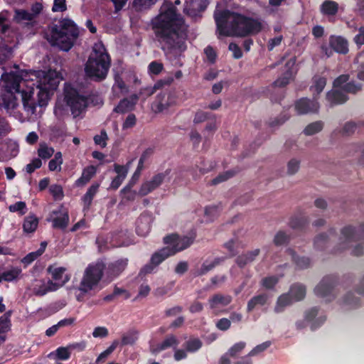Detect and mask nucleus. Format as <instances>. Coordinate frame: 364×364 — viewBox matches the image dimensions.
<instances>
[{
	"instance_id": "obj_28",
	"label": "nucleus",
	"mask_w": 364,
	"mask_h": 364,
	"mask_svg": "<svg viewBox=\"0 0 364 364\" xmlns=\"http://www.w3.org/2000/svg\"><path fill=\"white\" fill-rule=\"evenodd\" d=\"M329 235L326 233H321L318 235L314 240V247L318 250H324L329 242V236L336 235V230L331 228L328 231Z\"/></svg>"
},
{
	"instance_id": "obj_1",
	"label": "nucleus",
	"mask_w": 364,
	"mask_h": 364,
	"mask_svg": "<svg viewBox=\"0 0 364 364\" xmlns=\"http://www.w3.org/2000/svg\"><path fill=\"white\" fill-rule=\"evenodd\" d=\"M151 24L156 40L166 54L186 50L188 26L175 7L170 6L161 12L151 20Z\"/></svg>"
},
{
	"instance_id": "obj_62",
	"label": "nucleus",
	"mask_w": 364,
	"mask_h": 364,
	"mask_svg": "<svg viewBox=\"0 0 364 364\" xmlns=\"http://www.w3.org/2000/svg\"><path fill=\"white\" fill-rule=\"evenodd\" d=\"M108 139L107 134L105 130H102L100 134L95 135L94 136V141L95 144L100 145L102 148H104L107 145V140Z\"/></svg>"
},
{
	"instance_id": "obj_36",
	"label": "nucleus",
	"mask_w": 364,
	"mask_h": 364,
	"mask_svg": "<svg viewBox=\"0 0 364 364\" xmlns=\"http://www.w3.org/2000/svg\"><path fill=\"white\" fill-rule=\"evenodd\" d=\"M22 102L24 109L28 112L34 114L36 109V103L32 98L31 94L26 92H22Z\"/></svg>"
},
{
	"instance_id": "obj_25",
	"label": "nucleus",
	"mask_w": 364,
	"mask_h": 364,
	"mask_svg": "<svg viewBox=\"0 0 364 364\" xmlns=\"http://www.w3.org/2000/svg\"><path fill=\"white\" fill-rule=\"evenodd\" d=\"M293 299L294 301H299L303 300L306 294V287L300 283L293 284L288 291Z\"/></svg>"
},
{
	"instance_id": "obj_42",
	"label": "nucleus",
	"mask_w": 364,
	"mask_h": 364,
	"mask_svg": "<svg viewBox=\"0 0 364 364\" xmlns=\"http://www.w3.org/2000/svg\"><path fill=\"white\" fill-rule=\"evenodd\" d=\"M186 350L189 353L198 351L203 346L199 338H191L184 343Z\"/></svg>"
},
{
	"instance_id": "obj_9",
	"label": "nucleus",
	"mask_w": 364,
	"mask_h": 364,
	"mask_svg": "<svg viewBox=\"0 0 364 364\" xmlns=\"http://www.w3.org/2000/svg\"><path fill=\"white\" fill-rule=\"evenodd\" d=\"M337 282L335 275L325 276L314 288L315 294L321 298H326L328 301H332L336 298L334 288Z\"/></svg>"
},
{
	"instance_id": "obj_21",
	"label": "nucleus",
	"mask_w": 364,
	"mask_h": 364,
	"mask_svg": "<svg viewBox=\"0 0 364 364\" xmlns=\"http://www.w3.org/2000/svg\"><path fill=\"white\" fill-rule=\"evenodd\" d=\"M150 218L141 214L136 220V232L137 235L145 237L151 230Z\"/></svg>"
},
{
	"instance_id": "obj_59",
	"label": "nucleus",
	"mask_w": 364,
	"mask_h": 364,
	"mask_svg": "<svg viewBox=\"0 0 364 364\" xmlns=\"http://www.w3.org/2000/svg\"><path fill=\"white\" fill-rule=\"evenodd\" d=\"M358 126V124H357L355 122H348L344 124L341 132L343 135H347V136L351 135L352 134H353L355 132Z\"/></svg>"
},
{
	"instance_id": "obj_45",
	"label": "nucleus",
	"mask_w": 364,
	"mask_h": 364,
	"mask_svg": "<svg viewBox=\"0 0 364 364\" xmlns=\"http://www.w3.org/2000/svg\"><path fill=\"white\" fill-rule=\"evenodd\" d=\"M54 154V149L49 147L46 143L40 144L38 149V155L43 159H50Z\"/></svg>"
},
{
	"instance_id": "obj_53",
	"label": "nucleus",
	"mask_w": 364,
	"mask_h": 364,
	"mask_svg": "<svg viewBox=\"0 0 364 364\" xmlns=\"http://www.w3.org/2000/svg\"><path fill=\"white\" fill-rule=\"evenodd\" d=\"M70 350L68 346L66 347H58L55 351L56 358L61 360H68L70 358Z\"/></svg>"
},
{
	"instance_id": "obj_35",
	"label": "nucleus",
	"mask_w": 364,
	"mask_h": 364,
	"mask_svg": "<svg viewBox=\"0 0 364 364\" xmlns=\"http://www.w3.org/2000/svg\"><path fill=\"white\" fill-rule=\"evenodd\" d=\"M267 295L266 294H261L253 296L247 305V312H251L257 306H264L267 301Z\"/></svg>"
},
{
	"instance_id": "obj_18",
	"label": "nucleus",
	"mask_w": 364,
	"mask_h": 364,
	"mask_svg": "<svg viewBox=\"0 0 364 364\" xmlns=\"http://www.w3.org/2000/svg\"><path fill=\"white\" fill-rule=\"evenodd\" d=\"M326 99L333 106L345 103L348 100V97L341 89H334L327 92Z\"/></svg>"
},
{
	"instance_id": "obj_61",
	"label": "nucleus",
	"mask_w": 364,
	"mask_h": 364,
	"mask_svg": "<svg viewBox=\"0 0 364 364\" xmlns=\"http://www.w3.org/2000/svg\"><path fill=\"white\" fill-rule=\"evenodd\" d=\"M42 166V161L39 158L33 159L31 163L26 165V171L28 173H32L36 169L41 168Z\"/></svg>"
},
{
	"instance_id": "obj_54",
	"label": "nucleus",
	"mask_w": 364,
	"mask_h": 364,
	"mask_svg": "<svg viewBox=\"0 0 364 364\" xmlns=\"http://www.w3.org/2000/svg\"><path fill=\"white\" fill-rule=\"evenodd\" d=\"M245 346V342L240 341L236 343L228 350V353L231 356V358H236L242 351Z\"/></svg>"
},
{
	"instance_id": "obj_26",
	"label": "nucleus",
	"mask_w": 364,
	"mask_h": 364,
	"mask_svg": "<svg viewBox=\"0 0 364 364\" xmlns=\"http://www.w3.org/2000/svg\"><path fill=\"white\" fill-rule=\"evenodd\" d=\"M232 301V297L229 295H223L221 294H215L211 296L209 300V305L211 309L218 307V305L226 306Z\"/></svg>"
},
{
	"instance_id": "obj_12",
	"label": "nucleus",
	"mask_w": 364,
	"mask_h": 364,
	"mask_svg": "<svg viewBox=\"0 0 364 364\" xmlns=\"http://www.w3.org/2000/svg\"><path fill=\"white\" fill-rule=\"evenodd\" d=\"M53 38L60 50L63 51H68L73 46V41L68 37V33L64 31L58 30V27H54L52 29Z\"/></svg>"
},
{
	"instance_id": "obj_44",
	"label": "nucleus",
	"mask_w": 364,
	"mask_h": 364,
	"mask_svg": "<svg viewBox=\"0 0 364 364\" xmlns=\"http://www.w3.org/2000/svg\"><path fill=\"white\" fill-rule=\"evenodd\" d=\"M292 70H286L284 74L276 80L273 83V87H284L289 83V80L292 77Z\"/></svg>"
},
{
	"instance_id": "obj_8",
	"label": "nucleus",
	"mask_w": 364,
	"mask_h": 364,
	"mask_svg": "<svg viewBox=\"0 0 364 364\" xmlns=\"http://www.w3.org/2000/svg\"><path fill=\"white\" fill-rule=\"evenodd\" d=\"M59 85L58 77H53L50 73L43 75V77L37 81L38 105L44 107L47 105L50 96L53 94Z\"/></svg>"
},
{
	"instance_id": "obj_37",
	"label": "nucleus",
	"mask_w": 364,
	"mask_h": 364,
	"mask_svg": "<svg viewBox=\"0 0 364 364\" xmlns=\"http://www.w3.org/2000/svg\"><path fill=\"white\" fill-rule=\"evenodd\" d=\"M215 165L214 161H208L206 163L203 158H200V161L196 162V168L200 174L203 175L213 170Z\"/></svg>"
},
{
	"instance_id": "obj_56",
	"label": "nucleus",
	"mask_w": 364,
	"mask_h": 364,
	"mask_svg": "<svg viewBox=\"0 0 364 364\" xmlns=\"http://www.w3.org/2000/svg\"><path fill=\"white\" fill-rule=\"evenodd\" d=\"M157 0H134L133 7L136 10H141L143 9H147L154 5Z\"/></svg>"
},
{
	"instance_id": "obj_17",
	"label": "nucleus",
	"mask_w": 364,
	"mask_h": 364,
	"mask_svg": "<svg viewBox=\"0 0 364 364\" xmlns=\"http://www.w3.org/2000/svg\"><path fill=\"white\" fill-rule=\"evenodd\" d=\"M17 106V98L15 93L11 91H3L0 95V108L7 112L14 110Z\"/></svg>"
},
{
	"instance_id": "obj_32",
	"label": "nucleus",
	"mask_w": 364,
	"mask_h": 364,
	"mask_svg": "<svg viewBox=\"0 0 364 364\" xmlns=\"http://www.w3.org/2000/svg\"><path fill=\"white\" fill-rule=\"evenodd\" d=\"M22 272V269L19 267H14L11 269L3 272L0 274V282L2 281L5 282H13L17 280Z\"/></svg>"
},
{
	"instance_id": "obj_2",
	"label": "nucleus",
	"mask_w": 364,
	"mask_h": 364,
	"mask_svg": "<svg viewBox=\"0 0 364 364\" xmlns=\"http://www.w3.org/2000/svg\"><path fill=\"white\" fill-rule=\"evenodd\" d=\"M217 31L223 36L247 37L257 35L262 29L261 22L228 9L214 14Z\"/></svg>"
},
{
	"instance_id": "obj_30",
	"label": "nucleus",
	"mask_w": 364,
	"mask_h": 364,
	"mask_svg": "<svg viewBox=\"0 0 364 364\" xmlns=\"http://www.w3.org/2000/svg\"><path fill=\"white\" fill-rule=\"evenodd\" d=\"M287 252L291 256L292 261L298 269H304L310 267L311 260L309 257L298 256L296 252L291 248H288Z\"/></svg>"
},
{
	"instance_id": "obj_52",
	"label": "nucleus",
	"mask_w": 364,
	"mask_h": 364,
	"mask_svg": "<svg viewBox=\"0 0 364 364\" xmlns=\"http://www.w3.org/2000/svg\"><path fill=\"white\" fill-rule=\"evenodd\" d=\"M47 270L48 273L51 274L53 280L60 281L62 279L66 269L62 267H53V266H49Z\"/></svg>"
},
{
	"instance_id": "obj_50",
	"label": "nucleus",
	"mask_w": 364,
	"mask_h": 364,
	"mask_svg": "<svg viewBox=\"0 0 364 364\" xmlns=\"http://www.w3.org/2000/svg\"><path fill=\"white\" fill-rule=\"evenodd\" d=\"M49 192L55 200H61L64 197L63 187L59 184H53L50 186Z\"/></svg>"
},
{
	"instance_id": "obj_20",
	"label": "nucleus",
	"mask_w": 364,
	"mask_h": 364,
	"mask_svg": "<svg viewBox=\"0 0 364 364\" xmlns=\"http://www.w3.org/2000/svg\"><path fill=\"white\" fill-rule=\"evenodd\" d=\"M97 168L93 165L86 166L83 168L81 176L77 178L75 184L77 187H82L86 185L95 176Z\"/></svg>"
},
{
	"instance_id": "obj_46",
	"label": "nucleus",
	"mask_w": 364,
	"mask_h": 364,
	"mask_svg": "<svg viewBox=\"0 0 364 364\" xmlns=\"http://www.w3.org/2000/svg\"><path fill=\"white\" fill-rule=\"evenodd\" d=\"M343 304L350 306V308L355 309L360 306V299L355 296L353 293L348 292L343 299Z\"/></svg>"
},
{
	"instance_id": "obj_27",
	"label": "nucleus",
	"mask_w": 364,
	"mask_h": 364,
	"mask_svg": "<svg viewBox=\"0 0 364 364\" xmlns=\"http://www.w3.org/2000/svg\"><path fill=\"white\" fill-rule=\"evenodd\" d=\"M338 4L333 0H325L320 6L321 13L327 16H335L338 11Z\"/></svg>"
},
{
	"instance_id": "obj_24",
	"label": "nucleus",
	"mask_w": 364,
	"mask_h": 364,
	"mask_svg": "<svg viewBox=\"0 0 364 364\" xmlns=\"http://www.w3.org/2000/svg\"><path fill=\"white\" fill-rule=\"evenodd\" d=\"M179 344V341L173 334H169L165 338L156 346L155 351L161 352L169 348H176Z\"/></svg>"
},
{
	"instance_id": "obj_13",
	"label": "nucleus",
	"mask_w": 364,
	"mask_h": 364,
	"mask_svg": "<svg viewBox=\"0 0 364 364\" xmlns=\"http://www.w3.org/2000/svg\"><path fill=\"white\" fill-rule=\"evenodd\" d=\"M3 79L5 83L4 91H11L14 93L21 92L20 84L23 80L21 75L12 72L5 74Z\"/></svg>"
},
{
	"instance_id": "obj_60",
	"label": "nucleus",
	"mask_w": 364,
	"mask_h": 364,
	"mask_svg": "<svg viewBox=\"0 0 364 364\" xmlns=\"http://www.w3.org/2000/svg\"><path fill=\"white\" fill-rule=\"evenodd\" d=\"M278 278L275 276L267 277L262 279V285L268 289H272L278 283Z\"/></svg>"
},
{
	"instance_id": "obj_4",
	"label": "nucleus",
	"mask_w": 364,
	"mask_h": 364,
	"mask_svg": "<svg viewBox=\"0 0 364 364\" xmlns=\"http://www.w3.org/2000/svg\"><path fill=\"white\" fill-rule=\"evenodd\" d=\"M127 264V259H119L107 265L103 262L90 264L85 270L80 284V289L83 292H88L95 289L102 279L104 273L107 279L112 281L122 274Z\"/></svg>"
},
{
	"instance_id": "obj_39",
	"label": "nucleus",
	"mask_w": 364,
	"mask_h": 364,
	"mask_svg": "<svg viewBox=\"0 0 364 364\" xmlns=\"http://www.w3.org/2000/svg\"><path fill=\"white\" fill-rule=\"evenodd\" d=\"M33 18L34 14L24 9H16L14 16V20L16 23H21L24 21H32Z\"/></svg>"
},
{
	"instance_id": "obj_63",
	"label": "nucleus",
	"mask_w": 364,
	"mask_h": 364,
	"mask_svg": "<svg viewBox=\"0 0 364 364\" xmlns=\"http://www.w3.org/2000/svg\"><path fill=\"white\" fill-rule=\"evenodd\" d=\"M204 53L207 58L208 61L210 63L213 64L215 63L217 58V53L212 46H208L204 49Z\"/></svg>"
},
{
	"instance_id": "obj_7",
	"label": "nucleus",
	"mask_w": 364,
	"mask_h": 364,
	"mask_svg": "<svg viewBox=\"0 0 364 364\" xmlns=\"http://www.w3.org/2000/svg\"><path fill=\"white\" fill-rule=\"evenodd\" d=\"M64 100L75 118L85 112L90 103L88 97L80 94L77 89L70 85L65 86Z\"/></svg>"
},
{
	"instance_id": "obj_14",
	"label": "nucleus",
	"mask_w": 364,
	"mask_h": 364,
	"mask_svg": "<svg viewBox=\"0 0 364 364\" xmlns=\"http://www.w3.org/2000/svg\"><path fill=\"white\" fill-rule=\"evenodd\" d=\"M139 97L137 94H132L129 97L121 100L113 111L119 114H124L134 109Z\"/></svg>"
},
{
	"instance_id": "obj_55",
	"label": "nucleus",
	"mask_w": 364,
	"mask_h": 364,
	"mask_svg": "<svg viewBox=\"0 0 364 364\" xmlns=\"http://www.w3.org/2000/svg\"><path fill=\"white\" fill-rule=\"evenodd\" d=\"M350 78V75L348 74H343L337 77L333 82V85L334 88H338L343 90V87L346 83H348V80Z\"/></svg>"
},
{
	"instance_id": "obj_5",
	"label": "nucleus",
	"mask_w": 364,
	"mask_h": 364,
	"mask_svg": "<svg viewBox=\"0 0 364 364\" xmlns=\"http://www.w3.org/2000/svg\"><path fill=\"white\" fill-rule=\"evenodd\" d=\"M111 57L102 42L95 43L92 53L85 65L86 75L95 82H102L107 76Z\"/></svg>"
},
{
	"instance_id": "obj_10",
	"label": "nucleus",
	"mask_w": 364,
	"mask_h": 364,
	"mask_svg": "<svg viewBox=\"0 0 364 364\" xmlns=\"http://www.w3.org/2000/svg\"><path fill=\"white\" fill-rule=\"evenodd\" d=\"M171 171L170 168H167L164 172L154 175L150 181L143 183L139 191V195L145 196L156 190L162 184L165 178L170 174Z\"/></svg>"
},
{
	"instance_id": "obj_15",
	"label": "nucleus",
	"mask_w": 364,
	"mask_h": 364,
	"mask_svg": "<svg viewBox=\"0 0 364 364\" xmlns=\"http://www.w3.org/2000/svg\"><path fill=\"white\" fill-rule=\"evenodd\" d=\"M309 223V220L305 213L298 212L294 214L289 219V226L298 231H303Z\"/></svg>"
},
{
	"instance_id": "obj_43",
	"label": "nucleus",
	"mask_w": 364,
	"mask_h": 364,
	"mask_svg": "<svg viewBox=\"0 0 364 364\" xmlns=\"http://www.w3.org/2000/svg\"><path fill=\"white\" fill-rule=\"evenodd\" d=\"M291 240L289 235L287 234L285 231L279 230L277 232L274 238V244L276 246H282L287 245Z\"/></svg>"
},
{
	"instance_id": "obj_34",
	"label": "nucleus",
	"mask_w": 364,
	"mask_h": 364,
	"mask_svg": "<svg viewBox=\"0 0 364 364\" xmlns=\"http://www.w3.org/2000/svg\"><path fill=\"white\" fill-rule=\"evenodd\" d=\"M240 171L239 168H234L231 170H228L224 171L223 173H219L215 178L212 179L208 184L210 186H216L219 183L225 182L228 179L232 178Z\"/></svg>"
},
{
	"instance_id": "obj_49",
	"label": "nucleus",
	"mask_w": 364,
	"mask_h": 364,
	"mask_svg": "<svg viewBox=\"0 0 364 364\" xmlns=\"http://www.w3.org/2000/svg\"><path fill=\"white\" fill-rule=\"evenodd\" d=\"M9 210L11 213H18L20 215H23L27 212V207L25 202L18 201L14 204L10 205Z\"/></svg>"
},
{
	"instance_id": "obj_47",
	"label": "nucleus",
	"mask_w": 364,
	"mask_h": 364,
	"mask_svg": "<svg viewBox=\"0 0 364 364\" xmlns=\"http://www.w3.org/2000/svg\"><path fill=\"white\" fill-rule=\"evenodd\" d=\"M122 199L126 201H133L135 200L137 193L131 189V185H126L121 191Z\"/></svg>"
},
{
	"instance_id": "obj_29",
	"label": "nucleus",
	"mask_w": 364,
	"mask_h": 364,
	"mask_svg": "<svg viewBox=\"0 0 364 364\" xmlns=\"http://www.w3.org/2000/svg\"><path fill=\"white\" fill-rule=\"evenodd\" d=\"M224 260V257H216L210 263H208L207 261H205L202 264L201 267L199 269H197L193 272V275L195 277H200L205 275L208 272L213 269L216 266L220 264Z\"/></svg>"
},
{
	"instance_id": "obj_64",
	"label": "nucleus",
	"mask_w": 364,
	"mask_h": 364,
	"mask_svg": "<svg viewBox=\"0 0 364 364\" xmlns=\"http://www.w3.org/2000/svg\"><path fill=\"white\" fill-rule=\"evenodd\" d=\"M353 41L358 47L364 45V26L358 28V33L353 38Z\"/></svg>"
},
{
	"instance_id": "obj_58",
	"label": "nucleus",
	"mask_w": 364,
	"mask_h": 364,
	"mask_svg": "<svg viewBox=\"0 0 364 364\" xmlns=\"http://www.w3.org/2000/svg\"><path fill=\"white\" fill-rule=\"evenodd\" d=\"M289 119V115L286 112H282L280 115L273 120L269 122V126L271 127H274L277 126H280L283 124L287 120Z\"/></svg>"
},
{
	"instance_id": "obj_16",
	"label": "nucleus",
	"mask_w": 364,
	"mask_h": 364,
	"mask_svg": "<svg viewBox=\"0 0 364 364\" xmlns=\"http://www.w3.org/2000/svg\"><path fill=\"white\" fill-rule=\"evenodd\" d=\"M329 44L333 49V51L337 53L346 55L349 51L348 42L343 36H331L329 38Z\"/></svg>"
},
{
	"instance_id": "obj_38",
	"label": "nucleus",
	"mask_w": 364,
	"mask_h": 364,
	"mask_svg": "<svg viewBox=\"0 0 364 364\" xmlns=\"http://www.w3.org/2000/svg\"><path fill=\"white\" fill-rule=\"evenodd\" d=\"M68 223L69 215L68 211H65L53 220V227L54 228L65 229L67 228Z\"/></svg>"
},
{
	"instance_id": "obj_33",
	"label": "nucleus",
	"mask_w": 364,
	"mask_h": 364,
	"mask_svg": "<svg viewBox=\"0 0 364 364\" xmlns=\"http://www.w3.org/2000/svg\"><path fill=\"white\" fill-rule=\"evenodd\" d=\"M293 302L294 301L289 292L282 294L277 299L274 311L276 313H281L284 310L285 307L290 306Z\"/></svg>"
},
{
	"instance_id": "obj_41",
	"label": "nucleus",
	"mask_w": 364,
	"mask_h": 364,
	"mask_svg": "<svg viewBox=\"0 0 364 364\" xmlns=\"http://www.w3.org/2000/svg\"><path fill=\"white\" fill-rule=\"evenodd\" d=\"M63 156L60 151L55 153L54 158L52 159L48 163V169L50 171L61 170V164H63Z\"/></svg>"
},
{
	"instance_id": "obj_48",
	"label": "nucleus",
	"mask_w": 364,
	"mask_h": 364,
	"mask_svg": "<svg viewBox=\"0 0 364 364\" xmlns=\"http://www.w3.org/2000/svg\"><path fill=\"white\" fill-rule=\"evenodd\" d=\"M119 345V341L115 340L112 342V343L103 352H102L95 360L96 364H99L102 360L105 359L108 357L111 353L114 352V350L117 348Z\"/></svg>"
},
{
	"instance_id": "obj_51",
	"label": "nucleus",
	"mask_w": 364,
	"mask_h": 364,
	"mask_svg": "<svg viewBox=\"0 0 364 364\" xmlns=\"http://www.w3.org/2000/svg\"><path fill=\"white\" fill-rule=\"evenodd\" d=\"M362 90V84L358 83L354 81H350L348 83H346L345 86L343 87V91L345 92V93H350V94H356L358 92H360Z\"/></svg>"
},
{
	"instance_id": "obj_31",
	"label": "nucleus",
	"mask_w": 364,
	"mask_h": 364,
	"mask_svg": "<svg viewBox=\"0 0 364 364\" xmlns=\"http://www.w3.org/2000/svg\"><path fill=\"white\" fill-rule=\"evenodd\" d=\"M38 218L34 214L25 217L23 223V230L26 233H32L36 231L38 225Z\"/></svg>"
},
{
	"instance_id": "obj_11",
	"label": "nucleus",
	"mask_w": 364,
	"mask_h": 364,
	"mask_svg": "<svg viewBox=\"0 0 364 364\" xmlns=\"http://www.w3.org/2000/svg\"><path fill=\"white\" fill-rule=\"evenodd\" d=\"M295 109L299 114L317 113L319 109V104L315 98L310 100L303 97L296 101Z\"/></svg>"
},
{
	"instance_id": "obj_19",
	"label": "nucleus",
	"mask_w": 364,
	"mask_h": 364,
	"mask_svg": "<svg viewBox=\"0 0 364 364\" xmlns=\"http://www.w3.org/2000/svg\"><path fill=\"white\" fill-rule=\"evenodd\" d=\"M174 101L169 94L161 92L157 95L156 101L154 103L155 112H161L168 109Z\"/></svg>"
},
{
	"instance_id": "obj_6",
	"label": "nucleus",
	"mask_w": 364,
	"mask_h": 364,
	"mask_svg": "<svg viewBox=\"0 0 364 364\" xmlns=\"http://www.w3.org/2000/svg\"><path fill=\"white\" fill-rule=\"evenodd\" d=\"M340 242L338 247H336L333 253L341 252L344 250L349 248L351 243L362 240L361 243L355 246L351 252L353 256H361L363 254L364 244V223L360 224L358 228L352 225H347L341 230V236L339 238Z\"/></svg>"
},
{
	"instance_id": "obj_40",
	"label": "nucleus",
	"mask_w": 364,
	"mask_h": 364,
	"mask_svg": "<svg viewBox=\"0 0 364 364\" xmlns=\"http://www.w3.org/2000/svg\"><path fill=\"white\" fill-rule=\"evenodd\" d=\"M323 127V123L321 121H316L308 124L304 129V134L306 136H311L321 132Z\"/></svg>"
},
{
	"instance_id": "obj_23",
	"label": "nucleus",
	"mask_w": 364,
	"mask_h": 364,
	"mask_svg": "<svg viewBox=\"0 0 364 364\" xmlns=\"http://www.w3.org/2000/svg\"><path fill=\"white\" fill-rule=\"evenodd\" d=\"M100 186L99 183H92L82 197L81 200L85 210H89L90 208L93 198L98 192Z\"/></svg>"
},
{
	"instance_id": "obj_57",
	"label": "nucleus",
	"mask_w": 364,
	"mask_h": 364,
	"mask_svg": "<svg viewBox=\"0 0 364 364\" xmlns=\"http://www.w3.org/2000/svg\"><path fill=\"white\" fill-rule=\"evenodd\" d=\"M271 341H265L255 346L249 353L248 356H255L267 350L270 346Z\"/></svg>"
},
{
	"instance_id": "obj_22",
	"label": "nucleus",
	"mask_w": 364,
	"mask_h": 364,
	"mask_svg": "<svg viewBox=\"0 0 364 364\" xmlns=\"http://www.w3.org/2000/svg\"><path fill=\"white\" fill-rule=\"evenodd\" d=\"M260 250L255 249L248 251L237 257L235 262L240 268H244L247 264L255 260L256 257L259 255Z\"/></svg>"
},
{
	"instance_id": "obj_3",
	"label": "nucleus",
	"mask_w": 364,
	"mask_h": 364,
	"mask_svg": "<svg viewBox=\"0 0 364 364\" xmlns=\"http://www.w3.org/2000/svg\"><path fill=\"white\" fill-rule=\"evenodd\" d=\"M195 237L194 235L181 237L177 233L166 235L163 242L166 246L151 255L149 263L140 269L139 275L144 277L154 272L158 266L167 258L188 248L193 243Z\"/></svg>"
}]
</instances>
